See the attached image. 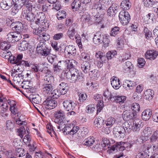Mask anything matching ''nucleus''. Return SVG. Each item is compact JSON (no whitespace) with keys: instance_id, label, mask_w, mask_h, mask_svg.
Listing matches in <instances>:
<instances>
[{"instance_id":"f257e3e1","label":"nucleus","mask_w":158,"mask_h":158,"mask_svg":"<svg viewBox=\"0 0 158 158\" xmlns=\"http://www.w3.org/2000/svg\"><path fill=\"white\" fill-rule=\"evenodd\" d=\"M66 65L69 70L66 73L63 72L64 76L67 79L70 80L71 83H75L77 81H81L84 79L83 74L76 69L75 67L77 62L74 60H66Z\"/></svg>"},{"instance_id":"f03ea898","label":"nucleus","mask_w":158,"mask_h":158,"mask_svg":"<svg viewBox=\"0 0 158 158\" xmlns=\"http://www.w3.org/2000/svg\"><path fill=\"white\" fill-rule=\"evenodd\" d=\"M105 11L104 5L97 3L94 5L91 10V16L95 23L98 24L101 23L102 20V16L100 14L102 15Z\"/></svg>"},{"instance_id":"7ed1b4c3","label":"nucleus","mask_w":158,"mask_h":158,"mask_svg":"<svg viewBox=\"0 0 158 158\" xmlns=\"http://www.w3.org/2000/svg\"><path fill=\"white\" fill-rule=\"evenodd\" d=\"M143 125L140 119H136L133 122L130 121L125 123V127L127 130V132H129L131 130L135 132H139L142 127Z\"/></svg>"},{"instance_id":"20e7f679","label":"nucleus","mask_w":158,"mask_h":158,"mask_svg":"<svg viewBox=\"0 0 158 158\" xmlns=\"http://www.w3.org/2000/svg\"><path fill=\"white\" fill-rule=\"evenodd\" d=\"M36 49L39 54L46 56L50 53L51 49L46 42L40 41L38 44Z\"/></svg>"},{"instance_id":"39448f33","label":"nucleus","mask_w":158,"mask_h":158,"mask_svg":"<svg viewBox=\"0 0 158 158\" xmlns=\"http://www.w3.org/2000/svg\"><path fill=\"white\" fill-rule=\"evenodd\" d=\"M55 122L58 124V125L64 124L65 121V115L64 112L61 110H59L56 111L54 113Z\"/></svg>"},{"instance_id":"423d86ee","label":"nucleus","mask_w":158,"mask_h":158,"mask_svg":"<svg viewBox=\"0 0 158 158\" xmlns=\"http://www.w3.org/2000/svg\"><path fill=\"white\" fill-rule=\"evenodd\" d=\"M119 18L121 23L123 25H125L130 22L131 18L128 12L126 10H123L120 12L119 15Z\"/></svg>"},{"instance_id":"0eeeda50","label":"nucleus","mask_w":158,"mask_h":158,"mask_svg":"<svg viewBox=\"0 0 158 158\" xmlns=\"http://www.w3.org/2000/svg\"><path fill=\"white\" fill-rule=\"evenodd\" d=\"M21 38V35L20 33L11 32L7 35L6 39L8 42L15 43L19 40Z\"/></svg>"},{"instance_id":"6e6552de","label":"nucleus","mask_w":158,"mask_h":158,"mask_svg":"<svg viewBox=\"0 0 158 158\" xmlns=\"http://www.w3.org/2000/svg\"><path fill=\"white\" fill-rule=\"evenodd\" d=\"M94 99L97 102L98 104L97 105V114L100 112L104 107V103L105 102L101 94H96L94 97Z\"/></svg>"},{"instance_id":"1a4fd4ad","label":"nucleus","mask_w":158,"mask_h":158,"mask_svg":"<svg viewBox=\"0 0 158 158\" xmlns=\"http://www.w3.org/2000/svg\"><path fill=\"white\" fill-rule=\"evenodd\" d=\"M82 144L87 146H90L93 145L92 147V150L97 149L99 145L98 144H96L94 137L93 136L89 137L85 139L82 142Z\"/></svg>"},{"instance_id":"9d476101","label":"nucleus","mask_w":158,"mask_h":158,"mask_svg":"<svg viewBox=\"0 0 158 158\" xmlns=\"http://www.w3.org/2000/svg\"><path fill=\"white\" fill-rule=\"evenodd\" d=\"M23 56L22 54H19L16 57L15 64H16V65L15 66V68L16 69V67H20L21 65L24 66L26 67L30 66V64L28 61L22 60Z\"/></svg>"},{"instance_id":"9b49d317","label":"nucleus","mask_w":158,"mask_h":158,"mask_svg":"<svg viewBox=\"0 0 158 158\" xmlns=\"http://www.w3.org/2000/svg\"><path fill=\"white\" fill-rule=\"evenodd\" d=\"M57 104L56 101L49 98H47L43 102L45 107L47 109L50 110L55 108Z\"/></svg>"},{"instance_id":"f8f14e48","label":"nucleus","mask_w":158,"mask_h":158,"mask_svg":"<svg viewBox=\"0 0 158 158\" xmlns=\"http://www.w3.org/2000/svg\"><path fill=\"white\" fill-rule=\"evenodd\" d=\"M126 97L125 96H114V98H112V101L118 103V106L120 108L123 109L125 107V101L126 100Z\"/></svg>"},{"instance_id":"ddd939ff","label":"nucleus","mask_w":158,"mask_h":158,"mask_svg":"<svg viewBox=\"0 0 158 158\" xmlns=\"http://www.w3.org/2000/svg\"><path fill=\"white\" fill-rule=\"evenodd\" d=\"M65 110L68 111L74 110L76 106L74 102L71 100H65L63 102Z\"/></svg>"},{"instance_id":"4468645a","label":"nucleus","mask_w":158,"mask_h":158,"mask_svg":"<svg viewBox=\"0 0 158 158\" xmlns=\"http://www.w3.org/2000/svg\"><path fill=\"white\" fill-rule=\"evenodd\" d=\"M42 20L40 21L39 19H37V20L35 21V22L31 23V26L33 29V33L35 35H38L41 34L42 32L41 28H39L37 29H36L37 26L40 25V23Z\"/></svg>"},{"instance_id":"2eb2a0df","label":"nucleus","mask_w":158,"mask_h":158,"mask_svg":"<svg viewBox=\"0 0 158 158\" xmlns=\"http://www.w3.org/2000/svg\"><path fill=\"white\" fill-rule=\"evenodd\" d=\"M22 15L25 19L31 23L35 22L34 21L35 19V15L30 11L23 10L22 12Z\"/></svg>"},{"instance_id":"dca6fc26","label":"nucleus","mask_w":158,"mask_h":158,"mask_svg":"<svg viewBox=\"0 0 158 158\" xmlns=\"http://www.w3.org/2000/svg\"><path fill=\"white\" fill-rule=\"evenodd\" d=\"M137 116V114L135 112H133L129 110H126L123 111L122 114V117L125 120L135 118Z\"/></svg>"},{"instance_id":"f3484780","label":"nucleus","mask_w":158,"mask_h":158,"mask_svg":"<svg viewBox=\"0 0 158 158\" xmlns=\"http://www.w3.org/2000/svg\"><path fill=\"white\" fill-rule=\"evenodd\" d=\"M103 35L100 32L95 33L93 39L94 43L97 45L102 44L103 40Z\"/></svg>"},{"instance_id":"a211bd4d","label":"nucleus","mask_w":158,"mask_h":158,"mask_svg":"<svg viewBox=\"0 0 158 158\" xmlns=\"http://www.w3.org/2000/svg\"><path fill=\"white\" fill-rule=\"evenodd\" d=\"M104 56L103 52L101 51H99L96 53V57L98 59L97 60L96 64L98 68H101L103 65L102 60L105 57Z\"/></svg>"},{"instance_id":"6ab92c4d","label":"nucleus","mask_w":158,"mask_h":158,"mask_svg":"<svg viewBox=\"0 0 158 158\" xmlns=\"http://www.w3.org/2000/svg\"><path fill=\"white\" fill-rule=\"evenodd\" d=\"M62 126L60 125L57 126L58 129L57 130L60 131H62L65 135L69 134L71 135V125H69H69L65 126L64 123V124Z\"/></svg>"},{"instance_id":"aec40b11","label":"nucleus","mask_w":158,"mask_h":158,"mask_svg":"<svg viewBox=\"0 0 158 158\" xmlns=\"http://www.w3.org/2000/svg\"><path fill=\"white\" fill-rule=\"evenodd\" d=\"M158 55L157 51L154 50H148L145 54V56L147 59L153 60L156 59Z\"/></svg>"},{"instance_id":"412c9836","label":"nucleus","mask_w":158,"mask_h":158,"mask_svg":"<svg viewBox=\"0 0 158 158\" xmlns=\"http://www.w3.org/2000/svg\"><path fill=\"white\" fill-rule=\"evenodd\" d=\"M158 139V131H154L150 137V139L151 143L152 144L153 147L155 148L156 147L158 148V141L157 140Z\"/></svg>"},{"instance_id":"4be33fe9","label":"nucleus","mask_w":158,"mask_h":158,"mask_svg":"<svg viewBox=\"0 0 158 158\" xmlns=\"http://www.w3.org/2000/svg\"><path fill=\"white\" fill-rule=\"evenodd\" d=\"M81 67L83 72L85 73H86L92 70V67L89 62L84 61L81 64Z\"/></svg>"},{"instance_id":"5701e85b","label":"nucleus","mask_w":158,"mask_h":158,"mask_svg":"<svg viewBox=\"0 0 158 158\" xmlns=\"http://www.w3.org/2000/svg\"><path fill=\"white\" fill-rule=\"evenodd\" d=\"M105 123L103 119L101 117L96 118L94 120V127L101 129Z\"/></svg>"},{"instance_id":"b1692460","label":"nucleus","mask_w":158,"mask_h":158,"mask_svg":"<svg viewBox=\"0 0 158 158\" xmlns=\"http://www.w3.org/2000/svg\"><path fill=\"white\" fill-rule=\"evenodd\" d=\"M14 26L12 27V29L16 33H20L21 32L23 28V26L22 23L20 22H16L14 23L12 25Z\"/></svg>"},{"instance_id":"393cba45","label":"nucleus","mask_w":158,"mask_h":158,"mask_svg":"<svg viewBox=\"0 0 158 158\" xmlns=\"http://www.w3.org/2000/svg\"><path fill=\"white\" fill-rule=\"evenodd\" d=\"M111 83L113 87L116 89H118L121 86L119 79L115 76L112 77L111 79Z\"/></svg>"},{"instance_id":"a878e982","label":"nucleus","mask_w":158,"mask_h":158,"mask_svg":"<svg viewBox=\"0 0 158 158\" xmlns=\"http://www.w3.org/2000/svg\"><path fill=\"white\" fill-rule=\"evenodd\" d=\"M103 94L104 97V101L105 103L108 102H109L110 100L111 101H112V98H114V96L107 89H105L104 90Z\"/></svg>"},{"instance_id":"bb28decb","label":"nucleus","mask_w":158,"mask_h":158,"mask_svg":"<svg viewBox=\"0 0 158 158\" xmlns=\"http://www.w3.org/2000/svg\"><path fill=\"white\" fill-rule=\"evenodd\" d=\"M152 114V110L151 109H146L142 113V118L144 120H148L151 118Z\"/></svg>"},{"instance_id":"cd10ccee","label":"nucleus","mask_w":158,"mask_h":158,"mask_svg":"<svg viewBox=\"0 0 158 158\" xmlns=\"http://www.w3.org/2000/svg\"><path fill=\"white\" fill-rule=\"evenodd\" d=\"M65 60L60 61L57 64L53 65V68L55 72H57L60 70L62 69L64 67L66 66Z\"/></svg>"},{"instance_id":"c85d7f7f","label":"nucleus","mask_w":158,"mask_h":158,"mask_svg":"<svg viewBox=\"0 0 158 158\" xmlns=\"http://www.w3.org/2000/svg\"><path fill=\"white\" fill-rule=\"evenodd\" d=\"M144 21L146 23H148L151 22L155 23L156 20L153 14L149 13L144 17Z\"/></svg>"},{"instance_id":"c756f323","label":"nucleus","mask_w":158,"mask_h":158,"mask_svg":"<svg viewBox=\"0 0 158 158\" xmlns=\"http://www.w3.org/2000/svg\"><path fill=\"white\" fill-rule=\"evenodd\" d=\"M153 95V91L152 90L148 89L144 92L143 97L145 99L149 101L152 99Z\"/></svg>"},{"instance_id":"7c9ffc66","label":"nucleus","mask_w":158,"mask_h":158,"mask_svg":"<svg viewBox=\"0 0 158 158\" xmlns=\"http://www.w3.org/2000/svg\"><path fill=\"white\" fill-rule=\"evenodd\" d=\"M64 52L65 53L67 52L69 55L74 56L76 53V48L74 46L70 45L66 47Z\"/></svg>"},{"instance_id":"2f4dec72","label":"nucleus","mask_w":158,"mask_h":158,"mask_svg":"<svg viewBox=\"0 0 158 158\" xmlns=\"http://www.w3.org/2000/svg\"><path fill=\"white\" fill-rule=\"evenodd\" d=\"M131 6V4L129 0H124L121 3L120 6L123 10H128L130 9Z\"/></svg>"},{"instance_id":"473e14b6","label":"nucleus","mask_w":158,"mask_h":158,"mask_svg":"<svg viewBox=\"0 0 158 158\" xmlns=\"http://www.w3.org/2000/svg\"><path fill=\"white\" fill-rule=\"evenodd\" d=\"M125 143L124 142H120L116 143V144L113 146L112 148V150L114 151L115 150H119L120 151H122L125 149V147L123 145Z\"/></svg>"},{"instance_id":"72a5a7b5","label":"nucleus","mask_w":158,"mask_h":158,"mask_svg":"<svg viewBox=\"0 0 158 158\" xmlns=\"http://www.w3.org/2000/svg\"><path fill=\"white\" fill-rule=\"evenodd\" d=\"M114 129L116 130L118 132L121 134V135H122L121 136H124L125 133L127 132V130H126V128L125 127V123L124 124H123V126H117L114 128Z\"/></svg>"},{"instance_id":"f704fd0d","label":"nucleus","mask_w":158,"mask_h":158,"mask_svg":"<svg viewBox=\"0 0 158 158\" xmlns=\"http://www.w3.org/2000/svg\"><path fill=\"white\" fill-rule=\"evenodd\" d=\"M113 6V4L111 6H110L109 8L107 10V14L110 17L114 15L117 12V6H116L114 7Z\"/></svg>"},{"instance_id":"c9c22d12","label":"nucleus","mask_w":158,"mask_h":158,"mask_svg":"<svg viewBox=\"0 0 158 158\" xmlns=\"http://www.w3.org/2000/svg\"><path fill=\"white\" fill-rule=\"evenodd\" d=\"M43 91L47 94L50 93L53 89V86L50 83H44L43 85Z\"/></svg>"},{"instance_id":"e433bc0d","label":"nucleus","mask_w":158,"mask_h":158,"mask_svg":"<svg viewBox=\"0 0 158 158\" xmlns=\"http://www.w3.org/2000/svg\"><path fill=\"white\" fill-rule=\"evenodd\" d=\"M28 44L25 40H23L18 45V49L20 51H24L26 50L28 47Z\"/></svg>"},{"instance_id":"4c0bfd02","label":"nucleus","mask_w":158,"mask_h":158,"mask_svg":"<svg viewBox=\"0 0 158 158\" xmlns=\"http://www.w3.org/2000/svg\"><path fill=\"white\" fill-rule=\"evenodd\" d=\"M23 6H24L27 9V11H30L31 10L33 6L32 4L29 2V0H21Z\"/></svg>"},{"instance_id":"58836bf2","label":"nucleus","mask_w":158,"mask_h":158,"mask_svg":"<svg viewBox=\"0 0 158 158\" xmlns=\"http://www.w3.org/2000/svg\"><path fill=\"white\" fill-rule=\"evenodd\" d=\"M75 30L74 28L70 27L67 32V34L68 37L72 40H74L75 37Z\"/></svg>"},{"instance_id":"ea45409f","label":"nucleus","mask_w":158,"mask_h":158,"mask_svg":"<svg viewBox=\"0 0 158 158\" xmlns=\"http://www.w3.org/2000/svg\"><path fill=\"white\" fill-rule=\"evenodd\" d=\"M17 116L18 118L16 120V123L17 124L19 125H23L26 126L27 125V123L25 121V120L21 118V116L19 113H17Z\"/></svg>"},{"instance_id":"a19ab883","label":"nucleus","mask_w":158,"mask_h":158,"mask_svg":"<svg viewBox=\"0 0 158 158\" xmlns=\"http://www.w3.org/2000/svg\"><path fill=\"white\" fill-rule=\"evenodd\" d=\"M10 47V45L9 44L4 41L2 42L1 44L0 48L6 51L5 52H6L7 53H9L10 52L9 51H7L9 49Z\"/></svg>"},{"instance_id":"79ce46f5","label":"nucleus","mask_w":158,"mask_h":158,"mask_svg":"<svg viewBox=\"0 0 158 158\" xmlns=\"http://www.w3.org/2000/svg\"><path fill=\"white\" fill-rule=\"evenodd\" d=\"M133 66L132 63L129 61H127L123 66V68L126 72L129 71L130 70L133 68Z\"/></svg>"},{"instance_id":"37998d69","label":"nucleus","mask_w":158,"mask_h":158,"mask_svg":"<svg viewBox=\"0 0 158 158\" xmlns=\"http://www.w3.org/2000/svg\"><path fill=\"white\" fill-rule=\"evenodd\" d=\"M152 130L150 127H145L143 131V133L144 136L145 137H147V140L148 138L152 134Z\"/></svg>"},{"instance_id":"c03bdc74","label":"nucleus","mask_w":158,"mask_h":158,"mask_svg":"<svg viewBox=\"0 0 158 158\" xmlns=\"http://www.w3.org/2000/svg\"><path fill=\"white\" fill-rule=\"evenodd\" d=\"M44 83L51 84L54 81L53 77L49 74H47L44 77Z\"/></svg>"},{"instance_id":"a18cd8bd","label":"nucleus","mask_w":158,"mask_h":158,"mask_svg":"<svg viewBox=\"0 0 158 158\" xmlns=\"http://www.w3.org/2000/svg\"><path fill=\"white\" fill-rule=\"evenodd\" d=\"M112 129V127L108 126L105 123L101 129L102 132H104L106 134H108L110 132Z\"/></svg>"},{"instance_id":"49530a36","label":"nucleus","mask_w":158,"mask_h":158,"mask_svg":"<svg viewBox=\"0 0 158 158\" xmlns=\"http://www.w3.org/2000/svg\"><path fill=\"white\" fill-rule=\"evenodd\" d=\"M131 109L133 112H135L136 114L139 112L140 110L139 104L137 103H134L131 105Z\"/></svg>"},{"instance_id":"de8ad7c7","label":"nucleus","mask_w":158,"mask_h":158,"mask_svg":"<svg viewBox=\"0 0 158 158\" xmlns=\"http://www.w3.org/2000/svg\"><path fill=\"white\" fill-rule=\"evenodd\" d=\"M88 130L86 127H84L81 129H80L77 134L79 135V136L81 137H85L88 133Z\"/></svg>"},{"instance_id":"09e8293b","label":"nucleus","mask_w":158,"mask_h":158,"mask_svg":"<svg viewBox=\"0 0 158 158\" xmlns=\"http://www.w3.org/2000/svg\"><path fill=\"white\" fill-rule=\"evenodd\" d=\"M81 1L79 0H75L71 4V6L72 9H75L77 10L81 6Z\"/></svg>"},{"instance_id":"8fccbe9b","label":"nucleus","mask_w":158,"mask_h":158,"mask_svg":"<svg viewBox=\"0 0 158 158\" xmlns=\"http://www.w3.org/2000/svg\"><path fill=\"white\" fill-rule=\"evenodd\" d=\"M120 28L117 27H112L111 29L110 35L115 36L120 32Z\"/></svg>"},{"instance_id":"3c124183","label":"nucleus","mask_w":158,"mask_h":158,"mask_svg":"<svg viewBox=\"0 0 158 158\" xmlns=\"http://www.w3.org/2000/svg\"><path fill=\"white\" fill-rule=\"evenodd\" d=\"M11 3L14 6L11 9V14L13 15H14L18 13L19 9L17 8L16 3L15 2L14 0L12 1Z\"/></svg>"},{"instance_id":"603ef678","label":"nucleus","mask_w":158,"mask_h":158,"mask_svg":"<svg viewBox=\"0 0 158 158\" xmlns=\"http://www.w3.org/2000/svg\"><path fill=\"white\" fill-rule=\"evenodd\" d=\"M123 85L124 87L125 86H127L129 89H131L133 88V86L135 85V84L134 81L129 80H127L123 84Z\"/></svg>"},{"instance_id":"864d4df0","label":"nucleus","mask_w":158,"mask_h":158,"mask_svg":"<svg viewBox=\"0 0 158 158\" xmlns=\"http://www.w3.org/2000/svg\"><path fill=\"white\" fill-rule=\"evenodd\" d=\"M33 102L35 104H39L41 102V98L39 95H32L31 98Z\"/></svg>"},{"instance_id":"5fc2aeb1","label":"nucleus","mask_w":158,"mask_h":158,"mask_svg":"<svg viewBox=\"0 0 158 158\" xmlns=\"http://www.w3.org/2000/svg\"><path fill=\"white\" fill-rule=\"evenodd\" d=\"M117 54V52L116 51L113 50L109 51L106 54V56L108 60H110L113 58Z\"/></svg>"},{"instance_id":"6e6d98bb","label":"nucleus","mask_w":158,"mask_h":158,"mask_svg":"<svg viewBox=\"0 0 158 158\" xmlns=\"http://www.w3.org/2000/svg\"><path fill=\"white\" fill-rule=\"evenodd\" d=\"M95 110V106L94 104L89 105L86 107V112L88 113H93Z\"/></svg>"},{"instance_id":"4d7b16f0","label":"nucleus","mask_w":158,"mask_h":158,"mask_svg":"<svg viewBox=\"0 0 158 158\" xmlns=\"http://www.w3.org/2000/svg\"><path fill=\"white\" fill-rule=\"evenodd\" d=\"M115 119L114 117H111L107 118L105 123L108 126L112 127L113 125L115 123Z\"/></svg>"},{"instance_id":"13d9d810","label":"nucleus","mask_w":158,"mask_h":158,"mask_svg":"<svg viewBox=\"0 0 158 158\" xmlns=\"http://www.w3.org/2000/svg\"><path fill=\"white\" fill-rule=\"evenodd\" d=\"M66 13L64 10H60L58 11L57 14V18L59 20H62L66 18Z\"/></svg>"},{"instance_id":"bf43d9fd","label":"nucleus","mask_w":158,"mask_h":158,"mask_svg":"<svg viewBox=\"0 0 158 158\" xmlns=\"http://www.w3.org/2000/svg\"><path fill=\"white\" fill-rule=\"evenodd\" d=\"M1 7L4 10H7L10 7V6L8 5L7 2L5 0H3L0 3Z\"/></svg>"},{"instance_id":"052dcab7","label":"nucleus","mask_w":158,"mask_h":158,"mask_svg":"<svg viewBox=\"0 0 158 158\" xmlns=\"http://www.w3.org/2000/svg\"><path fill=\"white\" fill-rule=\"evenodd\" d=\"M143 33L145 35V38L148 40L149 39L152 37L151 31H150L147 27H144Z\"/></svg>"},{"instance_id":"680f3d73","label":"nucleus","mask_w":158,"mask_h":158,"mask_svg":"<svg viewBox=\"0 0 158 158\" xmlns=\"http://www.w3.org/2000/svg\"><path fill=\"white\" fill-rule=\"evenodd\" d=\"M61 95L58 89H56L53 90L51 93L50 96L53 97L54 99L57 98Z\"/></svg>"},{"instance_id":"e2e57ef3","label":"nucleus","mask_w":158,"mask_h":158,"mask_svg":"<svg viewBox=\"0 0 158 158\" xmlns=\"http://www.w3.org/2000/svg\"><path fill=\"white\" fill-rule=\"evenodd\" d=\"M23 69V68H20V67H17L16 69L15 68L14 69V70L13 71L12 73L11 76L14 77H16V76L18 75L17 74H18L19 72L22 73Z\"/></svg>"},{"instance_id":"0e129e2a","label":"nucleus","mask_w":158,"mask_h":158,"mask_svg":"<svg viewBox=\"0 0 158 158\" xmlns=\"http://www.w3.org/2000/svg\"><path fill=\"white\" fill-rule=\"evenodd\" d=\"M79 101L80 102H83L86 99L87 95L84 92L79 93Z\"/></svg>"},{"instance_id":"69168bd1","label":"nucleus","mask_w":158,"mask_h":158,"mask_svg":"<svg viewBox=\"0 0 158 158\" xmlns=\"http://www.w3.org/2000/svg\"><path fill=\"white\" fill-rule=\"evenodd\" d=\"M89 75L92 77H94V79H96L99 76L98 70L96 69H92L89 72Z\"/></svg>"},{"instance_id":"338daca9","label":"nucleus","mask_w":158,"mask_h":158,"mask_svg":"<svg viewBox=\"0 0 158 158\" xmlns=\"http://www.w3.org/2000/svg\"><path fill=\"white\" fill-rule=\"evenodd\" d=\"M24 151V149L23 148L18 149L17 150L16 156L20 157L24 156L25 155Z\"/></svg>"},{"instance_id":"774afa93","label":"nucleus","mask_w":158,"mask_h":158,"mask_svg":"<svg viewBox=\"0 0 158 158\" xmlns=\"http://www.w3.org/2000/svg\"><path fill=\"white\" fill-rule=\"evenodd\" d=\"M25 128L24 127L22 126L18 130L17 132L18 135L21 138H22L25 133Z\"/></svg>"}]
</instances>
